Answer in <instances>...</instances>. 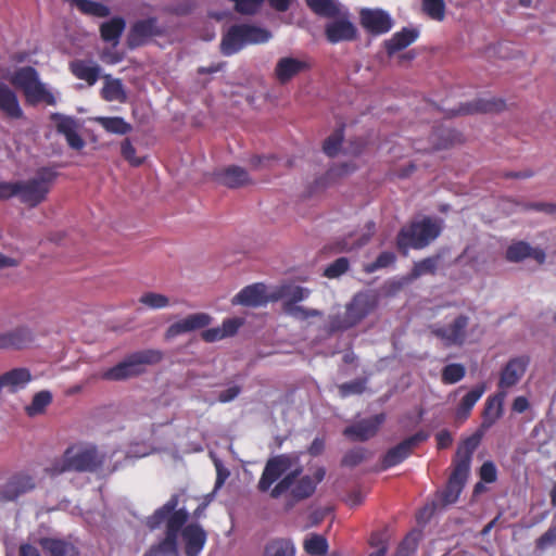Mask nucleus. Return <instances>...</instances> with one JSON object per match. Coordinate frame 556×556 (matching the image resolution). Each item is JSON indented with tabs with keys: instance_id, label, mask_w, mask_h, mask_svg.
I'll list each match as a JSON object with an SVG mask.
<instances>
[{
	"instance_id": "f257e3e1",
	"label": "nucleus",
	"mask_w": 556,
	"mask_h": 556,
	"mask_svg": "<svg viewBox=\"0 0 556 556\" xmlns=\"http://www.w3.org/2000/svg\"><path fill=\"white\" fill-rule=\"evenodd\" d=\"M303 467L298 454H280L270 457L257 483L260 492H268L271 498L288 494L287 508L312 496L325 478L324 468H317L313 476H301Z\"/></svg>"
},
{
	"instance_id": "f03ea898",
	"label": "nucleus",
	"mask_w": 556,
	"mask_h": 556,
	"mask_svg": "<svg viewBox=\"0 0 556 556\" xmlns=\"http://www.w3.org/2000/svg\"><path fill=\"white\" fill-rule=\"evenodd\" d=\"M178 498L177 494L172 495L163 506L146 519V526L150 530L166 525V535L160 543L151 546L144 556H178V533L189 517L185 507L178 508Z\"/></svg>"
},
{
	"instance_id": "7ed1b4c3",
	"label": "nucleus",
	"mask_w": 556,
	"mask_h": 556,
	"mask_svg": "<svg viewBox=\"0 0 556 556\" xmlns=\"http://www.w3.org/2000/svg\"><path fill=\"white\" fill-rule=\"evenodd\" d=\"M102 463L103 457L93 444L78 443L70 446L62 458L55 460L46 470L51 476L65 471H94Z\"/></svg>"
},
{
	"instance_id": "20e7f679",
	"label": "nucleus",
	"mask_w": 556,
	"mask_h": 556,
	"mask_svg": "<svg viewBox=\"0 0 556 556\" xmlns=\"http://www.w3.org/2000/svg\"><path fill=\"white\" fill-rule=\"evenodd\" d=\"M4 78L15 88L21 89L27 102L31 104L45 102L48 105H54L56 103L55 96L46 84L40 81L38 72L31 66L16 68L4 75Z\"/></svg>"
},
{
	"instance_id": "39448f33",
	"label": "nucleus",
	"mask_w": 556,
	"mask_h": 556,
	"mask_svg": "<svg viewBox=\"0 0 556 556\" xmlns=\"http://www.w3.org/2000/svg\"><path fill=\"white\" fill-rule=\"evenodd\" d=\"M56 173L49 167L39 168L33 176L17 180V200L28 207H35L47 199Z\"/></svg>"
},
{
	"instance_id": "423d86ee",
	"label": "nucleus",
	"mask_w": 556,
	"mask_h": 556,
	"mask_svg": "<svg viewBox=\"0 0 556 556\" xmlns=\"http://www.w3.org/2000/svg\"><path fill=\"white\" fill-rule=\"evenodd\" d=\"M163 353L160 350L148 349L127 355L117 365L109 368L102 375L105 380L121 381L142 374L146 366L161 362Z\"/></svg>"
},
{
	"instance_id": "0eeeda50",
	"label": "nucleus",
	"mask_w": 556,
	"mask_h": 556,
	"mask_svg": "<svg viewBox=\"0 0 556 556\" xmlns=\"http://www.w3.org/2000/svg\"><path fill=\"white\" fill-rule=\"evenodd\" d=\"M441 223L437 219L425 217L403 227L397 236V248L405 253L408 249H422L441 233Z\"/></svg>"
},
{
	"instance_id": "6e6552de",
	"label": "nucleus",
	"mask_w": 556,
	"mask_h": 556,
	"mask_svg": "<svg viewBox=\"0 0 556 556\" xmlns=\"http://www.w3.org/2000/svg\"><path fill=\"white\" fill-rule=\"evenodd\" d=\"M270 34L261 27L251 25H235L224 35L220 50L224 55H232L244 46L268 41Z\"/></svg>"
},
{
	"instance_id": "1a4fd4ad",
	"label": "nucleus",
	"mask_w": 556,
	"mask_h": 556,
	"mask_svg": "<svg viewBox=\"0 0 556 556\" xmlns=\"http://www.w3.org/2000/svg\"><path fill=\"white\" fill-rule=\"evenodd\" d=\"M375 303L371 295L367 293H357L346 305L343 316H332L330 319L331 330H345L357 325L372 309Z\"/></svg>"
},
{
	"instance_id": "9d476101",
	"label": "nucleus",
	"mask_w": 556,
	"mask_h": 556,
	"mask_svg": "<svg viewBox=\"0 0 556 556\" xmlns=\"http://www.w3.org/2000/svg\"><path fill=\"white\" fill-rule=\"evenodd\" d=\"M309 290L300 286L287 287L282 290L280 298L283 300V311L300 320L309 317L319 316L321 313L317 309H308L299 305L300 302L307 299Z\"/></svg>"
},
{
	"instance_id": "9b49d317",
	"label": "nucleus",
	"mask_w": 556,
	"mask_h": 556,
	"mask_svg": "<svg viewBox=\"0 0 556 556\" xmlns=\"http://www.w3.org/2000/svg\"><path fill=\"white\" fill-rule=\"evenodd\" d=\"M468 324L469 317L459 315L448 325H432L430 330L445 346H459L466 340Z\"/></svg>"
},
{
	"instance_id": "f8f14e48",
	"label": "nucleus",
	"mask_w": 556,
	"mask_h": 556,
	"mask_svg": "<svg viewBox=\"0 0 556 556\" xmlns=\"http://www.w3.org/2000/svg\"><path fill=\"white\" fill-rule=\"evenodd\" d=\"M36 478L28 471H18L11 475L0 485V503L13 502L20 496L31 492L36 488Z\"/></svg>"
},
{
	"instance_id": "ddd939ff",
	"label": "nucleus",
	"mask_w": 556,
	"mask_h": 556,
	"mask_svg": "<svg viewBox=\"0 0 556 556\" xmlns=\"http://www.w3.org/2000/svg\"><path fill=\"white\" fill-rule=\"evenodd\" d=\"M331 18L325 26V35L329 42L338 43L355 39L357 29L352 23L349 10L345 7Z\"/></svg>"
},
{
	"instance_id": "4468645a",
	"label": "nucleus",
	"mask_w": 556,
	"mask_h": 556,
	"mask_svg": "<svg viewBox=\"0 0 556 556\" xmlns=\"http://www.w3.org/2000/svg\"><path fill=\"white\" fill-rule=\"evenodd\" d=\"M528 365L529 358L527 356L510 358L501 370L498 390L507 393L509 389L515 387L522 379Z\"/></svg>"
},
{
	"instance_id": "2eb2a0df",
	"label": "nucleus",
	"mask_w": 556,
	"mask_h": 556,
	"mask_svg": "<svg viewBox=\"0 0 556 556\" xmlns=\"http://www.w3.org/2000/svg\"><path fill=\"white\" fill-rule=\"evenodd\" d=\"M361 24L368 33L382 35L392 28L393 20L388 12L381 9H363Z\"/></svg>"
},
{
	"instance_id": "dca6fc26",
	"label": "nucleus",
	"mask_w": 556,
	"mask_h": 556,
	"mask_svg": "<svg viewBox=\"0 0 556 556\" xmlns=\"http://www.w3.org/2000/svg\"><path fill=\"white\" fill-rule=\"evenodd\" d=\"M277 296L266 293V286L263 283H253L243 288L232 300V304H240L251 307H261L270 301L277 300Z\"/></svg>"
},
{
	"instance_id": "f3484780",
	"label": "nucleus",
	"mask_w": 556,
	"mask_h": 556,
	"mask_svg": "<svg viewBox=\"0 0 556 556\" xmlns=\"http://www.w3.org/2000/svg\"><path fill=\"white\" fill-rule=\"evenodd\" d=\"M428 435L426 433L418 432L405 439L403 442L392 447L391 450H389L386 456L383 457V467L390 468L402 463L405 458L408 457L412 450L415 446H417L420 442L426 441Z\"/></svg>"
},
{
	"instance_id": "a211bd4d",
	"label": "nucleus",
	"mask_w": 556,
	"mask_h": 556,
	"mask_svg": "<svg viewBox=\"0 0 556 556\" xmlns=\"http://www.w3.org/2000/svg\"><path fill=\"white\" fill-rule=\"evenodd\" d=\"M384 419L386 416L383 414L375 415L371 418L361 420L346 427L343 433L352 441H366L377 433Z\"/></svg>"
},
{
	"instance_id": "6ab92c4d",
	"label": "nucleus",
	"mask_w": 556,
	"mask_h": 556,
	"mask_svg": "<svg viewBox=\"0 0 556 556\" xmlns=\"http://www.w3.org/2000/svg\"><path fill=\"white\" fill-rule=\"evenodd\" d=\"M212 321V317L206 313H194L172 324L166 330L167 338H175L182 333L203 329Z\"/></svg>"
},
{
	"instance_id": "aec40b11",
	"label": "nucleus",
	"mask_w": 556,
	"mask_h": 556,
	"mask_svg": "<svg viewBox=\"0 0 556 556\" xmlns=\"http://www.w3.org/2000/svg\"><path fill=\"white\" fill-rule=\"evenodd\" d=\"M308 68L309 63L304 59L283 56L277 61L275 76L280 84H287Z\"/></svg>"
},
{
	"instance_id": "412c9836",
	"label": "nucleus",
	"mask_w": 556,
	"mask_h": 556,
	"mask_svg": "<svg viewBox=\"0 0 556 556\" xmlns=\"http://www.w3.org/2000/svg\"><path fill=\"white\" fill-rule=\"evenodd\" d=\"M469 470L466 469V464L455 465L454 470L448 479L445 490L442 492V502L445 505L454 504L467 481Z\"/></svg>"
},
{
	"instance_id": "4be33fe9",
	"label": "nucleus",
	"mask_w": 556,
	"mask_h": 556,
	"mask_svg": "<svg viewBox=\"0 0 556 556\" xmlns=\"http://www.w3.org/2000/svg\"><path fill=\"white\" fill-rule=\"evenodd\" d=\"M181 538L185 544V553L187 556H198L206 542V532L197 525L190 523L181 529Z\"/></svg>"
},
{
	"instance_id": "5701e85b",
	"label": "nucleus",
	"mask_w": 556,
	"mask_h": 556,
	"mask_svg": "<svg viewBox=\"0 0 556 556\" xmlns=\"http://www.w3.org/2000/svg\"><path fill=\"white\" fill-rule=\"evenodd\" d=\"M215 180L228 188H239L251 182L249 173L244 168L236 165L216 172Z\"/></svg>"
},
{
	"instance_id": "b1692460",
	"label": "nucleus",
	"mask_w": 556,
	"mask_h": 556,
	"mask_svg": "<svg viewBox=\"0 0 556 556\" xmlns=\"http://www.w3.org/2000/svg\"><path fill=\"white\" fill-rule=\"evenodd\" d=\"M486 387L484 383H479L472 389L467 391L460 399L455 409V418L459 422H464L470 415V412L478 403V401L485 393Z\"/></svg>"
},
{
	"instance_id": "393cba45",
	"label": "nucleus",
	"mask_w": 556,
	"mask_h": 556,
	"mask_svg": "<svg viewBox=\"0 0 556 556\" xmlns=\"http://www.w3.org/2000/svg\"><path fill=\"white\" fill-rule=\"evenodd\" d=\"M0 112L11 119L23 117V110L16 93L0 81Z\"/></svg>"
},
{
	"instance_id": "a878e982",
	"label": "nucleus",
	"mask_w": 556,
	"mask_h": 556,
	"mask_svg": "<svg viewBox=\"0 0 556 556\" xmlns=\"http://www.w3.org/2000/svg\"><path fill=\"white\" fill-rule=\"evenodd\" d=\"M527 257H532L542 264L545 261V252L540 248H532L523 241L510 244L506 251V258L509 262H520Z\"/></svg>"
},
{
	"instance_id": "bb28decb",
	"label": "nucleus",
	"mask_w": 556,
	"mask_h": 556,
	"mask_svg": "<svg viewBox=\"0 0 556 556\" xmlns=\"http://www.w3.org/2000/svg\"><path fill=\"white\" fill-rule=\"evenodd\" d=\"M33 333L27 327H18L0 333V349H22L30 343Z\"/></svg>"
},
{
	"instance_id": "cd10ccee",
	"label": "nucleus",
	"mask_w": 556,
	"mask_h": 556,
	"mask_svg": "<svg viewBox=\"0 0 556 556\" xmlns=\"http://www.w3.org/2000/svg\"><path fill=\"white\" fill-rule=\"evenodd\" d=\"M71 71L76 78L92 86L100 76L101 67L91 60H75L71 63Z\"/></svg>"
},
{
	"instance_id": "c85d7f7f",
	"label": "nucleus",
	"mask_w": 556,
	"mask_h": 556,
	"mask_svg": "<svg viewBox=\"0 0 556 556\" xmlns=\"http://www.w3.org/2000/svg\"><path fill=\"white\" fill-rule=\"evenodd\" d=\"M506 395V392L498 390L497 393L488 397L483 413V428H490L502 417Z\"/></svg>"
},
{
	"instance_id": "c756f323",
	"label": "nucleus",
	"mask_w": 556,
	"mask_h": 556,
	"mask_svg": "<svg viewBox=\"0 0 556 556\" xmlns=\"http://www.w3.org/2000/svg\"><path fill=\"white\" fill-rule=\"evenodd\" d=\"M30 380L31 375L27 368H14L0 376V383L10 392H17L24 389Z\"/></svg>"
},
{
	"instance_id": "7c9ffc66",
	"label": "nucleus",
	"mask_w": 556,
	"mask_h": 556,
	"mask_svg": "<svg viewBox=\"0 0 556 556\" xmlns=\"http://www.w3.org/2000/svg\"><path fill=\"white\" fill-rule=\"evenodd\" d=\"M159 33L157 21L154 17L140 20L136 22L130 31V42L132 45H141L147 39Z\"/></svg>"
},
{
	"instance_id": "2f4dec72",
	"label": "nucleus",
	"mask_w": 556,
	"mask_h": 556,
	"mask_svg": "<svg viewBox=\"0 0 556 556\" xmlns=\"http://www.w3.org/2000/svg\"><path fill=\"white\" fill-rule=\"evenodd\" d=\"M241 321L237 318L225 319L219 327L208 328L202 332V339L206 342H216L235 334Z\"/></svg>"
},
{
	"instance_id": "473e14b6",
	"label": "nucleus",
	"mask_w": 556,
	"mask_h": 556,
	"mask_svg": "<svg viewBox=\"0 0 556 556\" xmlns=\"http://www.w3.org/2000/svg\"><path fill=\"white\" fill-rule=\"evenodd\" d=\"M419 31L414 28H403L395 33L391 39L386 41V48L391 55L402 49H405L418 38Z\"/></svg>"
},
{
	"instance_id": "72a5a7b5",
	"label": "nucleus",
	"mask_w": 556,
	"mask_h": 556,
	"mask_svg": "<svg viewBox=\"0 0 556 556\" xmlns=\"http://www.w3.org/2000/svg\"><path fill=\"white\" fill-rule=\"evenodd\" d=\"M104 100L113 102H125L126 92L121 79L112 78L111 76H104V84L101 91Z\"/></svg>"
},
{
	"instance_id": "f704fd0d",
	"label": "nucleus",
	"mask_w": 556,
	"mask_h": 556,
	"mask_svg": "<svg viewBox=\"0 0 556 556\" xmlns=\"http://www.w3.org/2000/svg\"><path fill=\"white\" fill-rule=\"evenodd\" d=\"M480 434L476 433L467 438L458 447L456 453L455 465L466 464V469L470 470V462L475 450L480 443Z\"/></svg>"
},
{
	"instance_id": "c9c22d12",
	"label": "nucleus",
	"mask_w": 556,
	"mask_h": 556,
	"mask_svg": "<svg viewBox=\"0 0 556 556\" xmlns=\"http://www.w3.org/2000/svg\"><path fill=\"white\" fill-rule=\"evenodd\" d=\"M41 545L50 556H78L77 548L72 543L63 540L45 539Z\"/></svg>"
},
{
	"instance_id": "e433bc0d",
	"label": "nucleus",
	"mask_w": 556,
	"mask_h": 556,
	"mask_svg": "<svg viewBox=\"0 0 556 556\" xmlns=\"http://www.w3.org/2000/svg\"><path fill=\"white\" fill-rule=\"evenodd\" d=\"M295 548L288 539H275L269 541L264 549V556H294Z\"/></svg>"
},
{
	"instance_id": "4c0bfd02",
	"label": "nucleus",
	"mask_w": 556,
	"mask_h": 556,
	"mask_svg": "<svg viewBox=\"0 0 556 556\" xmlns=\"http://www.w3.org/2000/svg\"><path fill=\"white\" fill-rule=\"evenodd\" d=\"M125 28V21L121 17H114L101 26V36L103 40L116 45Z\"/></svg>"
},
{
	"instance_id": "58836bf2",
	"label": "nucleus",
	"mask_w": 556,
	"mask_h": 556,
	"mask_svg": "<svg viewBox=\"0 0 556 556\" xmlns=\"http://www.w3.org/2000/svg\"><path fill=\"white\" fill-rule=\"evenodd\" d=\"M306 2L313 12L325 17H332L344 8L333 0H306Z\"/></svg>"
},
{
	"instance_id": "ea45409f",
	"label": "nucleus",
	"mask_w": 556,
	"mask_h": 556,
	"mask_svg": "<svg viewBox=\"0 0 556 556\" xmlns=\"http://www.w3.org/2000/svg\"><path fill=\"white\" fill-rule=\"evenodd\" d=\"M94 122L100 124L108 132L116 135H125L130 131V125L122 117H104L98 116Z\"/></svg>"
},
{
	"instance_id": "a19ab883",
	"label": "nucleus",
	"mask_w": 556,
	"mask_h": 556,
	"mask_svg": "<svg viewBox=\"0 0 556 556\" xmlns=\"http://www.w3.org/2000/svg\"><path fill=\"white\" fill-rule=\"evenodd\" d=\"M375 232V224L372 222H369L366 224V231L363 232L361 236H358L356 239H354V235H351L346 240L340 244L338 248V251H351L353 249L359 248L364 244H366L370 237Z\"/></svg>"
},
{
	"instance_id": "79ce46f5",
	"label": "nucleus",
	"mask_w": 556,
	"mask_h": 556,
	"mask_svg": "<svg viewBox=\"0 0 556 556\" xmlns=\"http://www.w3.org/2000/svg\"><path fill=\"white\" fill-rule=\"evenodd\" d=\"M51 392L43 390L36 393L31 400V403L26 406V413L33 417L45 412L46 407L51 403Z\"/></svg>"
},
{
	"instance_id": "37998d69",
	"label": "nucleus",
	"mask_w": 556,
	"mask_h": 556,
	"mask_svg": "<svg viewBox=\"0 0 556 556\" xmlns=\"http://www.w3.org/2000/svg\"><path fill=\"white\" fill-rule=\"evenodd\" d=\"M71 5L76 7L81 12L94 16H106L109 14V9L98 2H93L90 0H66Z\"/></svg>"
},
{
	"instance_id": "c03bdc74",
	"label": "nucleus",
	"mask_w": 556,
	"mask_h": 556,
	"mask_svg": "<svg viewBox=\"0 0 556 556\" xmlns=\"http://www.w3.org/2000/svg\"><path fill=\"white\" fill-rule=\"evenodd\" d=\"M304 549L311 556H320L328 551V542L323 535L311 534L304 541Z\"/></svg>"
},
{
	"instance_id": "a18cd8bd",
	"label": "nucleus",
	"mask_w": 556,
	"mask_h": 556,
	"mask_svg": "<svg viewBox=\"0 0 556 556\" xmlns=\"http://www.w3.org/2000/svg\"><path fill=\"white\" fill-rule=\"evenodd\" d=\"M440 256L437 255L424 258L422 261L415 263L409 275L410 279H416L427 274H434L438 268Z\"/></svg>"
},
{
	"instance_id": "49530a36",
	"label": "nucleus",
	"mask_w": 556,
	"mask_h": 556,
	"mask_svg": "<svg viewBox=\"0 0 556 556\" xmlns=\"http://www.w3.org/2000/svg\"><path fill=\"white\" fill-rule=\"evenodd\" d=\"M139 303L150 309H162L170 305V300L162 293L146 292L139 298Z\"/></svg>"
},
{
	"instance_id": "de8ad7c7",
	"label": "nucleus",
	"mask_w": 556,
	"mask_h": 556,
	"mask_svg": "<svg viewBox=\"0 0 556 556\" xmlns=\"http://www.w3.org/2000/svg\"><path fill=\"white\" fill-rule=\"evenodd\" d=\"M466 375V368L464 365L453 363L446 365L442 369V382L445 384H454L459 382Z\"/></svg>"
},
{
	"instance_id": "09e8293b",
	"label": "nucleus",
	"mask_w": 556,
	"mask_h": 556,
	"mask_svg": "<svg viewBox=\"0 0 556 556\" xmlns=\"http://www.w3.org/2000/svg\"><path fill=\"white\" fill-rule=\"evenodd\" d=\"M51 119L54 122L58 132L62 134L65 138L70 134L77 131L78 125L73 117L54 113L51 115Z\"/></svg>"
},
{
	"instance_id": "8fccbe9b",
	"label": "nucleus",
	"mask_w": 556,
	"mask_h": 556,
	"mask_svg": "<svg viewBox=\"0 0 556 556\" xmlns=\"http://www.w3.org/2000/svg\"><path fill=\"white\" fill-rule=\"evenodd\" d=\"M425 13L435 21H442L445 15L444 0H422Z\"/></svg>"
},
{
	"instance_id": "3c124183",
	"label": "nucleus",
	"mask_w": 556,
	"mask_h": 556,
	"mask_svg": "<svg viewBox=\"0 0 556 556\" xmlns=\"http://www.w3.org/2000/svg\"><path fill=\"white\" fill-rule=\"evenodd\" d=\"M367 379L358 378L350 382L339 386V393L341 397L362 394L366 390Z\"/></svg>"
},
{
	"instance_id": "603ef678",
	"label": "nucleus",
	"mask_w": 556,
	"mask_h": 556,
	"mask_svg": "<svg viewBox=\"0 0 556 556\" xmlns=\"http://www.w3.org/2000/svg\"><path fill=\"white\" fill-rule=\"evenodd\" d=\"M343 140V127L337 128L324 142V152L328 156H334L340 150Z\"/></svg>"
},
{
	"instance_id": "864d4df0",
	"label": "nucleus",
	"mask_w": 556,
	"mask_h": 556,
	"mask_svg": "<svg viewBox=\"0 0 556 556\" xmlns=\"http://www.w3.org/2000/svg\"><path fill=\"white\" fill-rule=\"evenodd\" d=\"M349 269V261L346 257H340L331 263L324 275L328 278H338Z\"/></svg>"
},
{
	"instance_id": "5fc2aeb1",
	"label": "nucleus",
	"mask_w": 556,
	"mask_h": 556,
	"mask_svg": "<svg viewBox=\"0 0 556 556\" xmlns=\"http://www.w3.org/2000/svg\"><path fill=\"white\" fill-rule=\"evenodd\" d=\"M395 262V255L392 252H382L377 260L366 266V271L374 273L380 268L390 266Z\"/></svg>"
},
{
	"instance_id": "6e6d98bb",
	"label": "nucleus",
	"mask_w": 556,
	"mask_h": 556,
	"mask_svg": "<svg viewBox=\"0 0 556 556\" xmlns=\"http://www.w3.org/2000/svg\"><path fill=\"white\" fill-rule=\"evenodd\" d=\"M480 478L483 482L493 483L497 479V469L493 462H484L480 468Z\"/></svg>"
},
{
	"instance_id": "4d7b16f0",
	"label": "nucleus",
	"mask_w": 556,
	"mask_h": 556,
	"mask_svg": "<svg viewBox=\"0 0 556 556\" xmlns=\"http://www.w3.org/2000/svg\"><path fill=\"white\" fill-rule=\"evenodd\" d=\"M213 460L216 469L215 490H218L224 485L230 472L218 458H214Z\"/></svg>"
},
{
	"instance_id": "13d9d810",
	"label": "nucleus",
	"mask_w": 556,
	"mask_h": 556,
	"mask_svg": "<svg viewBox=\"0 0 556 556\" xmlns=\"http://www.w3.org/2000/svg\"><path fill=\"white\" fill-rule=\"evenodd\" d=\"M10 198L17 199V180L16 181H0V199L7 200Z\"/></svg>"
},
{
	"instance_id": "bf43d9fd",
	"label": "nucleus",
	"mask_w": 556,
	"mask_h": 556,
	"mask_svg": "<svg viewBox=\"0 0 556 556\" xmlns=\"http://www.w3.org/2000/svg\"><path fill=\"white\" fill-rule=\"evenodd\" d=\"M365 457V451L363 448H355L348 452L343 457V464L346 466H356Z\"/></svg>"
},
{
	"instance_id": "052dcab7",
	"label": "nucleus",
	"mask_w": 556,
	"mask_h": 556,
	"mask_svg": "<svg viewBox=\"0 0 556 556\" xmlns=\"http://www.w3.org/2000/svg\"><path fill=\"white\" fill-rule=\"evenodd\" d=\"M122 154L132 165H139L141 163V160L136 157V149L129 140H125L122 143Z\"/></svg>"
},
{
	"instance_id": "680f3d73",
	"label": "nucleus",
	"mask_w": 556,
	"mask_h": 556,
	"mask_svg": "<svg viewBox=\"0 0 556 556\" xmlns=\"http://www.w3.org/2000/svg\"><path fill=\"white\" fill-rule=\"evenodd\" d=\"M556 543V528L547 530L539 540L538 547L541 549Z\"/></svg>"
},
{
	"instance_id": "e2e57ef3",
	"label": "nucleus",
	"mask_w": 556,
	"mask_h": 556,
	"mask_svg": "<svg viewBox=\"0 0 556 556\" xmlns=\"http://www.w3.org/2000/svg\"><path fill=\"white\" fill-rule=\"evenodd\" d=\"M240 392L241 389L238 386H231L218 394V401L222 403L231 402L240 394Z\"/></svg>"
},
{
	"instance_id": "0e129e2a",
	"label": "nucleus",
	"mask_w": 556,
	"mask_h": 556,
	"mask_svg": "<svg viewBox=\"0 0 556 556\" xmlns=\"http://www.w3.org/2000/svg\"><path fill=\"white\" fill-rule=\"evenodd\" d=\"M65 139L72 149L81 150L85 147V141L77 131L70 134Z\"/></svg>"
},
{
	"instance_id": "69168bd1",
	"label": "nucleus",
	"mask_w": 556,
	"mask_h": 556,
	"mask_svg": "<svg viewBox=\"0 0 556 556\" xmlns=\"http://www.w3.org/2000/svg\"><path fill=\"white\" fill-rule=\"evenodd\" d=\"M453 442L452 434L447 430H442L437 434V443L439 448H446Z\"/></svg>"
},
{
	"instance_id": "338daca9",
	"label": "nucleus",
	"mask_w": 556,
	"mask_h": 556,
	"mask_svg": "<svg viewBox=\"0 0 556 556\" xmlns=\"http://www.w3.org/2000/svg\"><path fill=\"white\" fill-rule=\"evenodd\" d=\"M529 408V401L525 396H517L513 403V410L521 414Z\"/></svg>"
},
{
	"instance_id": "774afa93",
	"label": "nucleus",
	"mask_w": 556,
	"mask_h": 556,
	"mask_svg": "<svg viewBox=\"0 0 556 556\" xmlns=\"http://www.w3.org/2000/svg\"><path fill=\"white\" fill-rule=\"evenodd\" d=\"M20 556H41L38 548L30 544H23L20 547Z\"/></svg>"
}]
</instances>
